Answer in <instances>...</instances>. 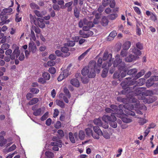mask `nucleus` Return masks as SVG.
Listing matches in <instances>:
<instances>
[{
  "instance_id": "8",
  "label": "nucleus",
  "mask_w": 158,
  "mask_h": 158,
  "mask_svg": "<svg viewBox=\"0 0 158 158\" xmlns=\"http://www.w3.org/2000/svg\"><path fill=\"white\" fill-rule=\"evenodd\" d=\"M158 81V76H151L150 78L147 80L146 82V86L148 88H149L153 85L155 84L154 83L155 81Z\"/></svg>"
},
{
  "instance_id": "13",
  "label": "nucleus",
  "mask_w": 158,
  "mask_h": 158,
  "mask_svg": "<svg viewBox=\"0 0 158 158\" xmlns=\"http://www.w3.org/2000/svg\"><path fill=\"white\" fill-rule=\"evenodd\" d=\"M137 72V69H136L134 68L130 69L129 67V80L131 79L132 78H133L135 77Z\"/></svg>"
},
{
  "instance_id": "17",
  "label": "nucleus",
  "mask_w": 158,
  "mask_h": 158,
  "mask_svg": "<svg viewBox=\"0 0 158 158\" xmlns=\"http://www.w3.org/2000/svg\"><path fill=\"white\" fill-rule=\"evenodd\" d=\"M139 98L140 100H143V102L145 103H150L154 102V101L152 98L149 97L148 98H146L145 97L142 96L140 98L139 97Z\"/></svg>"
},
{
  "instance_id": "36",
  "label": "nucleus",
  "mask_w": 158,
  "mask_h": 158,
  "mask_svg": "<svg viewBox=\"0 0 158 158\" xmlns=\"http://www.w3.org/2000/svg\"><path fill=\"white\" fill-rule=\"evenodd\" d=\"M56 103L57 105L62 108H64L65 107V104L62 101L57 100H56Z\"/></svg>"
},
{
  "instance_id": "43",
  "label": "nucleus",
  "mask_w": 158,
  "mask_h": 158,
  "mask_svg": "<svg viewBox=\"0 0 158 158\" xmlns=\"http://www.w3.org/2000/svg\"><path fill=\"white\" fill-rule=\"evenodd\" d=\"M94 123L95 124L98 125V126H101V125L102 121L99 118H96L94 120Z\"/></svg>"
},
{
  "instance_id": "3",
  "label": "nucleus",
  "mask_w": 158,
  "mask_h": 158,
  "mask_svg": "<svg viewBox=\"0 0 158 158\" xmlns=\"http://www.w3.org/2000/svg\"><path fill=\"white\" fill-rule=\"evenodd\" d=\"M113 68H112L109 71V72L111 74L113 73L115 67H118V69L120 71L124 69L125 67V63L122 62V59L120 58L119 55H117L116 56L115 60L113 63Z\"/></svg>"
},
{
  "instance_id": "47",
  "label": "nucleus",
  "mask_w": 158,
  "mask_h": 158,
  "mask_svg": "<svg viewBox=\"0 0 158 158\" xmlns=\"http://www.w3.org/2000/svg\"><path fill=\"white\" fill-rule=\"evenodd\" d=\"M103 59L101 58H99L98 60V63H97V66L96 67V69L97 70L98 69H100V67L102 65V60ZM96 66L97 65H96Z\"/></svg>"
},
{
  "instance_id": "53",
  "label": "nucleus",
  "mask_w": 158,
  "mask_h": 158,
  "mask_svg": "<svg viewBox=\"0 0 158 158\" xmlns=\"http://www.w3.org/2000/svg\"><path fill=\"white\" fill-rule=\"evenodd\" d=\"M62 74L65 77H67L70 74L69 71L68 69H65L64 70L63 72L62 73Z\"/></svg>"
},
{
  "instance_id": "23",
  "label": "nucleus",
  "mask_w": 158,
  "mask_h": 158,
  "mask_svg": "<svg viewBox=\"0 0 158 158\" xmlns=\"http://www.w3.org/2000/svg\"><path fill=\"white\" fill-rule=\"evenodd\" d=\"M61 51L64 53H66L65 55H64V57L68 56L70 55V53L68 52L69 49L66 47H64L61 48Z\"/></svg>"
},
{
  "instance_id": "46",
  "label": "nucleus",
  "mask_w": 158,
  "mask_h": 158,
  "mask_svg": "<svg viewBox=\"0 0 158 158\" xmlns=\"http://www.w3.org/2000/svg\"><path fill=\"white\" fill-rule=\"evenodd\" d=\"M136 48L140 50H142L143 49V44L140 42H138L135 44Z\"/></svg>"
},
{
  "instance_id": "5",
  "label": "nucleus",
  "mask_w": 158,
  "mask_h": 158,
  "mask_svg": "<svg viewBox=\"0 0 158 158\" xmlns=\"http://www.w3.org/2000/svg\"><path fill=\"white\" fill-rule=\"evenodd\" d=\"M117 114L118 112L117 113H112L110 116L106 115H104L102 117V119L103 121L107 122L109 124L110 123L111 121L116 119V115H117Z\"/></svg>"
},
{
  "instance_id": "22",
  "label": "nucleus",
  "mask_w": 158,
  "mask_h": 158,
  "mask_svg": "<svg viewBox=\"0 0 158 158\" xmlns=\"http://www.w3.org/2000/svg\"><path fill=\"white\" fill-rule=\"evenodd\" d=\"M109 23V21L106 16H103L101 22L102 25L103 26H106Z\"/></svg>"
},
{
  "instance_id": "41",
  "label": "nucleus",
  "mask_w": 158,
  "mask_h": 158,
  "mask_svg": "<svg viewBox=\"0 0 158 158\" xmlns=\"http://www.w3.org/2000/svg\"><path fill=\"white\" fill-rule=\"evenodd\" d=\"M79 137L80 139L83 140L85 137L84 132L82 130H80L79 132Z\"/></svg>"
},
{
  "instance_id": "48",
  "label": "nucleus",
  "mask_w": 158,
  "mask_h": 158,
  "mask_svg": "<svg viewBox=\"0 0 158 158\" xmlns=\"http://www.w3.org/2000/svg\"><path fill=\"white\" fill-rule=\"evenodd\" d=\"M48 112H46L40 118L41 121H44L48 117Z\"/></svg>"
},
{
  "instance_id": "19",
  "label": "nucleus",
  "mask_w": 158,
  "mask_h": 158,
  "mask_svg": "<svg viewBox=\"0 0 158 158\" xmlns=\"http://www.w3.org/2000/svg\"><path fill=\"white\" fill-rule=\"evenodd\" d=\"M38 25L41 28H43L45 27L44 20L43 19L37 18Z\"/></svg>"
},
{
  "instance_id": "29",
  "label": "nucleus",
  "mask_w": 158,
  "mask_h": 158,
  "mask_svg": "<svg viewBox=\"0 0 158 158\" xmlns=\"http://www.w3.org/2000/svg\"><path fill=\"white\" fill-rule=\"evenodd\" d=\"M39 101L38 98H33L28 102V104L30 105H32L37 103Z\"/></svg>"
},
{
  "instance_id": "12",
  "label": "nucleus",
  "mask_w": 158,
  "mask_h": 158,
  "mask_svg": "<svg viewBox=\"0 0 158 158\" xmlns=\"http://www.w3.org/2000/svg\"><path fill=\"white\" fill-rule=\"evenodd\" d=\"M117 100L120 102H122L123 103H126V104L125 105H123V107L124 109H126L127 110H128V107H127V98H123L121 97H118L117 98ZM122 106L121 105H120L119 106V107L120 108L121 107V106Z\"/></svg>"
},
{
  "instance_id": "55",
  "label": "nucleus",
  "mask_w": 158,
  "mask_h": 158,
  "mask_svg": "<svg viewBox=\"0 0 158 158\" xmlns=\"http://www.w3.org/2000/svg\"><path fill=\"white\" fill-rule=\"evenodd\" d=\"M110 6L112 8H114L115 5V2L114 0H110Z\"/></svg>"
},
{
  "instance_id": "31",
  "label": "nucleus",
  "mask_w": 158,
  "mask_h": 158,
  "mask_svg": "<svg viewBox=\"0 0 158 158\" xmlns=\"http://www.w3.org/2000/svg\"><path fill=\"white\" fill-rule=\"evenodd\" d=\"M30 6L32 9L35 10H40V7L35 2H32L30 3Z\"/></svg>"
},
{
  "instance_id": "28",
  "label": "nucleus",
  "mask_w": 158,
  "mask_h": 158,
  "mask_svg": "<svg viewBox=\"0 0 158 158\" xmlns=\"http://www.w3.org/2000/svg\"><path fill=\"white\" fill-rule=\"evenodd\" d=\"M7 140L2 136H0V146L2 147L6 143Z\"/></svg>"
},
{
  "instance_id": "49",
  "label": "nucleus",
  "mask_w": 158,
  "mask_h": 158,
  "mask_svg": "<svg viewBox=\"0 0 158 158\" xmlns=\"http://www.w3.org/2000/svg\"><path fill=\"white\" fill-rule=\"evenodd\" d=\"M30 91L34 94H37L39 91V90L38 89L34 88H30Z\"/></svg>"
},
{
  "instance_id": "10",
  "label": "nucleus",
  "mask_w": 158,
  "mask_h": 158,
  "mask_svg": "<svg viewBox=\"0 0 158 158\" xmlns=\"http://www.w3.org/2000/svg\"><path fill=\"white\" fill-rule=\"evenodd\" d=\"M127 116L126 114L123 113V110L121 109L118 110L117 115H116V116L120 118L123 122L127 123H128V118L126 117Z\"/></svg>"
},
{
  "instance_id": "39",
  "label": "nucleus",
  "mask_w": 158,
  "mask_h": 158,
  "mask_svg": "<svg viewBox=\"0 0 158 158\" xmlns=\"http://www.w3.org/2000/svg\"><path fill=\"white\" fill-rule=\"evenodd\" d=\"M118 16V15L117 13H114L108 15V17L110 19L113 20L116 19Z\"/></svg>"
},
{
  "instance_id": "34",
  "label": "nucleus",
  "mask_w": 158,
  "mask_h": 158,
  "mask_svg": "<svg viewBox=\"0 0 158 158\" xmlns=\"http://www.w3.org/2000/svg\"><path fill=\"white\" fill-rule=\"evenodd\" d=\"M69 136L71 142L73 143H75V141L73 133L72 132H69Z\"/></svg>"
},
{
  "instance_id": "33",
  "label": "nucleus",
  "mask_w": 158,
  "mask_h": 158,
  "mask_svg": "<svg viewBox=\"0 0 158 158\" xmlns=\"http://www.w3.org/2000/svg\"><path fill=\"white\" fill-rule=\"evenodd\" d=\"M42 77L46 81L48 80L50 78V74L48 73L45 72L43 73Z\"/></svg>"
},
{
  "instance_id": "20",
  "label": "nucleus",
  "mask_w": 158,
  "mask_h": 158,
  "mask_svg": "<svg viewBox=\"0 0 158 158\" xmlns=\"http://www.w3.org/2000/svg\"><path fill=\"white\" fill-rule=\"evenodd\" d=\"M70 83L73 86L78 87L80 86V83L78 80L77 78H73L70 81Z\"/></svg>"
},
{
  "instance_id": "54",
  "label": "nucleus",
  "mask_w": 158,
  "mask_h": 158,
  "mask_svg": "<svg viewBox=\"0 0 158 158\" xmlns=\"http://www.w3.org/2000/svg\"><path fill=\"white\" fill-rule=\"evenodd\" d=\"M110 107L111 109L113 110V111H117L118 112V111L119 109L118 110V106L114 105H111L110 106Z\"/></svg>"
},
{
  "instance_id": "62",
  "label": "nucleus",
  "mask_w": 158,
  "mask_h": 158,
  "mask_svg": "<svg viewBox=\"0 0 158 158\" xmlns=\"http://www.w3.org/2000/svg\"><path fill=\"white\" fill-rule=\"evenodd\" d=\"M34 13L38 17H42L43 16L42 14L39 11L37 10H35L34 11Z\"/></svg>"
},
{
  "instance_id": "38",
  "label": "nucleus",
  "mask_w": 158,
  "mask_h": 158,
  "mask_svg": "<svg viewBox=\"0 0 158 158\" xmlns=\"http://www.w3.org/2000/svg\"><path fill=\"white\" fill-rule=\"evenodd\" d=\"M45 154L47 158H53L54 157V154L52 152L49 151H46Z\"/></svg>"
},
{
  "instance_id": "24",
  "label": "nucleus",
  "mask_w": 158,
  "mask_h": 158,
  "mask_svg": "<svg viewBox=\"0 0 158 158\" xmlns=\"http://www.w3.org/2000/svg\"><path fill=\"white\" fill-rule=\"evenodd\" d=\"M12 11V9L11 8H5L3 9L2 10L0 14V15L2 16L6 14L10 13Z\"/></svg>"
},
{
  "instance_id": "50",
  "label": "nucleus",
  "mask_w": 158,
  "mask_h": 158,
  "mask_svg": "<svg viewBox=\"0 0 158 158\" xmlns=\"http://www.w3.org/2000/svg\"><path fill=\"white\" fill-rule=\"evenodd\" d=\"M32 28L33 30H34V31L36 33L39 34L40 33V30L39 28L36 27L35 26L32 25Z\"/></svg>"
},
{
  "instance_id": "21",
  "label": "nucleus",
  "mask_w": 158,
  "mask_h": 158,
  "mask_svg": "<svg viewBox=\"0 0 158 158\" xmlns=\"http://www.w3.org/2000/svg\"><path fill=\"white\" fill-rule=\"evenodd\" d=\"M73 3V1H71L65 4V6H64V8L66 7L67 8V11L68 12H71L73 9V6L72 5Z\"/></svg>"
},
{
  "instance_id": "30",
  "label": "nucleus",
  "mask_w": 158,
  "mask_h": 158,
  "mask_svg": "<svg viewBox=\"0 0 158 158\" xmlns=\"http://www.w3.org/2000/svg\"><path fill=\"white\" fill-rule=\"evenodd\" d=\"M93 129L95 133H97L100 134H102V131L98 126H93Z\"/></svg>"
},
{
  "instance_id": "37",
  "label": "nucleus",
  "mask_w": 158,
  "mask_h": 158,
  "mask_svg": "<svg viewBox=\"0 0 158 158\" xmlns=\"http://www.w3.org/2000/svg\"><path fill=\"white\" fill-rule=\"evenodd\" d=\"M59 97L60 98H63L64 101L67 103H69V101L68 98L66 97V96L64 94L62 93H61L59 94Z\"/></svg>"
},
{
  "instance_id": "60",
  "label": "nucleus",
  "mask_w": 158,
  "mask_h": 158,
  "mask_svg": "<svg viewBox=\"0 0 158 158\" xmlns=\"http://www.w3.org/2000/svg\"><path fill=\"white\" fill-rule=\"evenodd\" d=\"M100 126L102 127L103 128H107L108 127V123L107 122H105L104 121V123H101V125Z\"/></svg>"
},
{
  "instance_id": "56",
  "label": "nucleus",
  "mask_w": 158,
  "mask_h": 158,
  "mask_svg": "<svg viewBox=\"0 0 158 158\" xmlns=\"http://www.w3.org/2000/svg\"><path fill=\"white\" fill-rule=\"evenodd\" d=\"M110 0H103L102 1V5L104 7H106L109 5Z\"/></svg>"
},
{
  "instance_id": "45",
  "label": "nucleus",
  "mask_w": 158,
  "mask_h": 158,
  "mask_svg": "<svg viewBox=\"0 0 158 158\" xmlns=\"http://www.w3.org/2000/svg\"><path fill=\"white\" fill-rule=\"evenodd\" d=\"M64 92L65 94V95L68 98H70L71 97V94L69 90L66 88H65L64 89Z\"/></svg>"
},
{
  "instance_id": "16",
  "label": "nucleus",
  "mask_w": 158,
  "mask_h": 158,
  "mask_svg": "<svg viewBox=\"0 0 158 158\" xmlns=\"http://www.w3.org/2000/svg\"><path fill=\"white\" fill-rule=\"evenodd\" d=\"M145 79L144 78H140L139 79L138 81H136L134 85H131L130 86L133 87L134 85H135L137 87V86L142 85L145 83Z\"/></svg>"
},
{
  "instance_id": "14",
  "label": "nucleus",
  "mask_w": 158,
  "mask_h": 158,
  "mask_svg": "<svg viewBox=\"0 0 158 158\" xmlns=\"http://www.w3.org/2000/svg\"><path fill=\"white\" fill-rule=\"evenodd\" d=\"M28 49L33 53L36 52L37 50V48L35 44L33 43L30 42L28 45Z\"/></svg>"
},
{
  "instance_id": "2",
  "label": "nucleus",
  "mask_w": 158,
  "mask_h": 158,
  "mask_svg": "<svg viewBox=\"0 0 158 158\" xmlns=\"http://www.w3.org/2000/svg\"><path fill=\"white\" fill-rule=\"evenodd\" d=\"M96 64L94 62H89L88 66L84 67L81 71L83 76L87 75L89 78L94 77L95 75V72L99 73L100 72V69H96Z\"/></svg>"
},
{
  "instance_id": "57",
  "label": "nucleus",
  "mask_w": 158,
  "mask_h": 158,
  "mask_svg": "<svg viewBox=\"0 0 158 158\" xmlns=\"http://www.w3.org/2000/svg\"><path fill=\"white\" fill-rule=\"evenodd\" d=\"M79 33L80 35H81V37L83 38H87V35L86 33H85L83 31L80 30L79 31Z\"/></svg>"
},
{
  "instance_id": "58",
  "label": "nucleus",
  "mask_w": 158,
  "mask_h": 158,
  "mask_svg": "<svg viewBox=\"0 0 158 158\" xmlns=\"http://www.w3.org/2000/svg\"><path fill=\"white\" fill-rule=\"evenodd\" d=\"M150 18L151 20L154 22H157V18L155 14L152 13Z\"/></svg>"
},
{
  "instance_id": "32",
  "label": "nucleus",
  "mask_w": 158,
  "mask_h": 158,
  "mask_svg": "<svg viewBox=\"0 0 158 158\" xmlns=\"http://www.w3.org/2000/svg\"><path fill=\"white\" fill-rule=\"evenodd\" d=\"M109 68H104L102 71V73L101 76L103 78H105L106 77L107 74L108 73Z\"/></svg>"
},
{
  "instance_id": "25",
  "label": "nucleus",
  "mask_w": 158,
  "mask_h": 158,
  "mask_svg": "<svg viewBox=\"0 0 158 158\" xmlns=\"http://www.w3.org/2000/svg\"><path fill=\"white\" fill-rule=\"evenodd\" d=\"M117 35V33L115 31H112L109 34V36L107 37V40L108 41H110L113 40L114 38Z\"/></svg>"
},
{
  "instance_id": "61",
  "label": "nucleus",
  "mask_w": 158,
  "mask_h": 158,
  "mask_svg": "<svg viewBox=\"0 0 158 158\" xmlns=\"http://www.w3.org/2000/svg\"><path fill=\"white\" fill-rule=\"evenodd\" d=\"M16 148L15 144H13L11 147H10L7 150V152H10L15 150Z\"/></svg>"
},
{
  "instance_id": "4",
  "label": "nucleus",
  "mask_w": 158,
  "mask_h": 158,
  "mask_svg": "<svg viewBox=\"0 0 158 158\" xmlns=\"http://www.w3.org/2000/svg\"><path fill=\"white\" fill-rule=\"evenodd\" d=\"M20 51L19 50V47H16L14 50L11 55L9 56H5L4 57V61L6 62H9L10 59L14 60L15 59V57L17 58L19 55Z\"/></svg>"
},
{
  "instance_id": "9",
  "label": "nucleus",
  "mask_w": 158,
  "mask_h": 158,
  "mask_svg": "<svg viewBox=\"0 0 158 158\" xmlns=\"http://www.w3.org/2000/svg\"><path fill=\"white\" fill-rule=\"evenodd\" d=\"M112 55L111 53L108 54V52L107 51H105L104 53L102 59L104 61L106 60H108L109 61L108 62V67L111 66L112 65Z\"/></svg>"
},
{
  "instance_id": "52",
  "label": "nucleus",
  "mask_w": 158,
  "mask_h": 158,
  "mask_svg": "<svg viewBox=\"0 0 158 158\" xmlns=\"http://www.w3.org/2000/svg\"><path fill=\"white\" fill-rule=\"evenodd\" d=\"M57 136L59 138H62L64 136V134L63 131L61 130H59L57 131Z\"/></svg>"
},
{
  "instance_id": "7",
  "label": "nucleus",
  "mask_w": 158,
  "mask_h": 158,
  "mask_svg": "<svg viewBox=\"0 0 158 158\" xmlns=\"http://www.w3.org/2000/svg\"><path fill=\"white\" fill-rule=\"evenodd\" d=\"M145 73V71L143 69L141 70L140 72H138L137 74L136 73V75L131 80H129V86L131 85H134L136 82V80L143 75Z\"/></svg>"
},
{
  "instance_id": "44",
  "label": "nucleus",
  "mask_w": 158,
  "mask_h": 158,
  "mask_svg": "<svg viewBox=\"0 0 158 158\" xmlns=\"http://www.w3.org/2000/svg\"><path fill=\"white\" fill-rule=\"evenodd\" d=\"M103 137L106 139H109L110 138V135L109 133L107 132L104 131L101 134Z\"/></svg>"
},
{
  "instance_id": "59",
  "label": "nucleus",
  "mask_w": 158,
  "mask_h": 158,
  "mask_svg": "<svg viewBox=\"0 0 158 158\" xmlns=\"http://www.w3.org/2000/svg\"><path fill=\"white\" fill-rule=\"evenodd\" d=\"M56 71V69L54 67H50L48 69V72L52 74H54L55 73Z\"/></svg>"
},
{
  "instance_id": "26",
  "label": "nucleus",
  "mask_w": 158,
  "mask_h": 158,
  "mask_svg": "<svg viewBox=\"0 0 158 158\" xmlns=\"http://www.w3.org/2000/svg\"><path fill=\"white\" fill-rule=\"evenodd\" d=\"M139 58V56L130 54L129 55V62H132L134 60H138Z\"/></svg>"
},
{
  "instance_id": "1",
  "label": "nucleus",
  "mask_w": 158,
  "mask_h": 158,
  "mask_svg": "<svg viewBox=\"0 0 158 158\" xmlns=\"http://www.w3.org/2000/svg\"><path fill=\"white\" fill-rule=\"evenodd\" d=\"M129 109H134L140 107V104L137 98L139 94L142 95L150 96L152 94V91L147 90L145 91V87L137 88L134 85L133 87L129 86Z\"/></svg>"
},
{
  "instance_id": "64",
  "label": "nucleus",
  "mask_w": 158,
  "mask_h": 158,
  "mask_svg": "<svg viewBox=\"0 0 158 158\" xmlns=\"http://www.w3.org/2000/svg\"><path fill=\"white\" fill-rule=\"evenodd\" d=\"M9 46L7 44H4L1 46V48L3 50H6L9 48Z\"/></svg>"
},
{
  "instance_id": "35",
  "label": "nucleus",
  "mask_w": 158,
  "mask_h": 158,
  "mask_svg": "<svg viewBox=\"0 0 158 158\" xmlns=\"http://www.w3.org/2000/svg\"><path fill=\"white\" fill-rule=\"evenodd\" d=\"M90 49L91 48H89L87 50H86L85 52L82 53L81 55L78 58V60H80L82 59L86 55L88 52L89 51Z\"/></svg>"
},
{
  "instance_id": "11",
  "label": "nucleus",
  "mask_w": 158,
  "mask_h": 158,
  "mask_svg": "<svg viewBox=\"0 0 158 158\" xmlns=\"http://www.w3.org/2000/svg\"><path fill=\"white\" fill-rule=\"evenodd\" d=\"M38 106L37 105H35L32 107V110L34 111L33 114L35 116H40L42 114V110L41 108H40L37 109Z\"/></svg>"
},
{
  "instance_id": "40",
  "label": "nucleus",
  "mask_w": 158,
  "mask_h": 158,
  "mask_svg": "<svg viewBox=\"0 0 158 158\" xmlns=\"http://www.w3.org/2000/svg\"><path fill=\"white\" fill-rule=\"evenodd\" d=\"M79 14L80 11L75 6L74 9V15L75 16L76 18H78L79 17Z\"/></svg>"
},
{
  "instance_id": "18",
  "label": "nucleus",
  "mask_w": 158,
  "mask_h": 158,
  "mask_svg": "<svg viewBox=\"0 0 158 158\" xmlns=\"http://www.w3.org/2000/svg\"><path fill=\"white\" fill-rule=\"evenodd\" d=\"M131 52L135 55V56H139L141 55L142 52L140 50L137 48L135 47H134L132 49L131 48L130 50Z\"/></svg>"
},
{
  "instance_id": "51",
  "label": "nucleus",
  "mask_w": 158,
  "mask_h": 158,
  "mask_svg": "<svg viewBox=\"0 0 158 158\" xmlns=\"http://www.w3.org/2000/svg\"><path fill=\"white\" fill-rule=\"evenodd\" d=\"M21 20L22 17H19V14L18 13L16 14L15 15V21L16 23H18L21 21Z\"/></svg>"
},
{
  "instance_id": "6",
  "label": "nucleus",
  "mask_w": 158,
  "mask_h": 158,
  "mask_svg": "<svg viewBox=\"0 0 158 158\" xmlns=\"http://www.w3.org/2000/svg\"><path fill=\"white\" fill-rule=\"evenodd\" d=\"M128 78L127 77L121 83L123 89L121 93L123 94H127L128 93Z\"/></svg>"
},
{
  "instance_id": "27",
  "label": "nucleus",
  "mask_w": 158,
  "mask_h": 158,
  "mask_svg": "<svg viewBox=\"0 0 158 158\" xmlns=\"http://www.w3.org/2000/svg\"><path fill=\"white\" fill-rule=\"evenodd\" d=\"M87 22V20L86 19L81 20L78 23L79 27L80 28H82L84 25H86Z\"/></svg>"
},
{
  "instance_id": "63",
  "label": "nucleus",
  "mask_w": 158,
  "mask_h": 158,
  "mask_svg": "<svg viewBox=\"0 0 158 158\" xmlns=\"http://www.w3.org/2000/svg\"><path fill=\"white\" fill-rule=\"evenodd\" d=\"M101 135V134H97V133H95L93 134L92 136L95 139H99L100 135Z\"/></svg>"
},
{
  "instance_id": "42",
  "label": "nucleus",
  "mask_w": 158,
  "mask_h": 158,
  "mask_svg": "<svg viewBox=\"0 0 158 158\" xmlns=\"http://www.w3.org/2000/svg\"><path fill=\"white\" fill-rule=\"evenodd\" d=\"M116 120L117 119L114 120L113 121H111L109 123L110 126L114 128H116L117 126V124L116 122Z\"/></svg>"
},
{
  "instance_id": "15",
  "label": "nucleus",
  "mask_w": 158,
  "mask_h": 158,
  "mask_svg": "<svg viewBox=\"0 0 158 158\" xmlns=\"http://www.w3.org/2000/svg\"><path fill=\"white\" fill-rule=\"evenodd\" d=\"M89 127H88L85 129V131L86 135L88 136H92L93 133L92 129H93V126L92 125H88Z\"/></svg>"
}]
</instances>
